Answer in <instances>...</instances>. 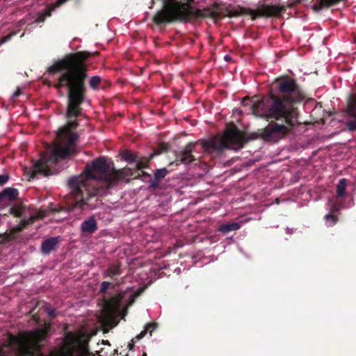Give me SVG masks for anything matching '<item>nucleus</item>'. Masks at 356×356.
<instances>
[{
  "instance_id": "nucleus-32",
  "label": "nucleus",
  "mask_w": 356,
  "mask_h": 356,
  "mask_svg": "<svg viewBox=\"0 0 356 356\" xmlns=\"http://www.w3.org/2000/svg\"><path fill=\"white\" fill-rule=\"evenodd\" d=\"M101 77L99 76H92L89 81V86L92 89H97L101 83Z\"/></svg>"
},
{
  "instance_id": "nucleus-46",
  "label": "nucleus",
  "mask_w": 356,
  "mask_h": 356,
  "mask_svg": "<svg viewBox=\"0 0 356 356\" xmlns=\"http://www.w3.org/2000/svg\"><path fill=\"white\" fill-rule=\"evenodd\" d=\"M105 344H108V345H110V343H109V341H106Z\"/></svg>"
},
{
  "instance_id": "nucleus-49",
  "label": "nucleus",
  "mask_w": 356,
  "mask_h": 356,
  "mask_svg": "<svg viewBox=\"0 0 356 356\" xmlns=\"http://www.w3.org/2000/svg\"><path fill=\"white\" fill-rule=\"evenodd\" d=\"M152 4H154V0H152Z\"/></svg>"
},
{
  "instance_id": "nucleus-24",
  "label": "nucleus",
  "mask_w": 356,
  "mask_h": 356,
  "mask_svg": "<svg viewBox=\"0 0 356 356\" xmlns=\"http://www.w3.org/2000/svg\"><path fill=\"white\" fill-rule=\"evenodd\" d=\"M240 227L241 225L238 222L222 224L218 227V231L225 234L230 232L238 230Z\"/></svg>"
},
{
  "instance_id": "nucleus-35",
  "label": "nucleus",
  "mask_w": 356,
  "mask_h": 356,
  "mask_svg": "<svg viewBox=\"0 0 356 356\" xmlns=\"http://www.w3.org/2000/svg\"><path fill=\"white\" fill-rule=\"evenodd\" d=\"M110 286H111V283L108 282L104 281V282H102L99 293H105L107 291V290Z\"/></svg>"
},
{
  "instance_id": "nucleus-37",
  "label": "nucleus",
  "mask_w": 356,
  "mask_h": 356,
  "mask_svg": "<svg viewBox=\"0 0 356 356\" xmlns=\"http://www.w3.org/2000/svg\"><path fill=\"white\" fill-rule=\"evenodd\" d=\"M8 180L7 175H0V185L6 184Z\"/></svg>"
},
{
  "instance_id": "nucleus-43",
  "label": "nucleus",
  "mask_w": 356,
  "mask_h": 356,
  "mask_svg": "<svg viewBox=\"0 0 356 356\" xmlns=\"http://www.w3.org/2000/svg\"><path fill=\"white\" fill-rule=\"evenodd\" d=\"M70 48L72 49V50H75V49H76L77 48H79V47H76V48H74V47H71V44H70Z\"/></svg>"
},
{
  "instance_id": "nucleus-22",
  "label": "nucleus",
  "mask_w": 356,
  "mask_h": 356,
  "mask_svg": "<svg viewBox=\"0 0 356 356\" xmlns=\"http://www.w3.org/2000/svg\"><path fill=\"white\" fill-rule=\"evenodd\" d=\"M345 112L348 117L356 118V95L349 97Z\"/></svg>"
},
{
  "instance_id": "nucleus-17",
  "label": "nucleus",
  "mask_w": 356,
  "mask_h": 356,
  "mask_svg": "<svg viewBox=\"0 0 356 356\" xmlns=\"http://www.w3.org/2000/svg\"><path fill=\"white\" fill-rule=\"evenodd\" d=\"M168 173V170L165 168L156 170L154 177L149 181V188L152 190L159 188L161 181L165 177Z\"/></svg>"
},
{
  "instance_id": "nucleus-11",
  "label": "nucleus",
  "mask_w": 356,
  "mask_h": 356,
  "mask_svg": "<svg viewBox=\"0 0 356 356\" xmlns=\"http://www.w3.org/2000/svg\"><path fill=\"white\" fill-rule=\"evenodd\" d=\"M48 72L55 76L57 81L55 84L56 88L61 90L67 88V56L62 60L56 61L49 67Z\"/></svg>"
},
{
  "instance_id": "nucleus-30",
  "label": "nucleus",
  "mask_w": 356,
  "mask_h": 356,
  "mask_svg": "<svg viewBox=\"0 0 356 356\" xmlns=\"http://www.w3.org/2000/svg\"><path fill=\"white\" fill-rule=\"evenodd\" d=\"M324 220L327 227H332L338 222L339 218L335 214L327 213L324 216Z\"/></svg>"
},
{
  "instance_id": "nucleus-2",
  "label": "nucleus",
  "mask_w": 356,
  "mask_h": 356,
  "mask_svg": "<svg viewBox=\"0 0 356 356\" xmlns=\"http://www.w3.org/2000/svg\"><path fill=\"white\" fill-rule=\"evenodd\" d=\"M90 56L88 51L68 53V120L70 131L78 126V122L70 118H76L82 113L81 105L86 99V81L88 76L85 61Z\"/></svg>"
},
{
  "instance_id": "nucleus-14",
  "label": "nucleus",
  "mask_w": 356,
  "mask_h": 356,
  "mask_svg": "<svg viewBox=\"0 0 356 356\" xmlns=\"http://www.w3.org/2000/svg\"><path fill=\"white\" fill-rule=\"evenodd\" d=\"M134 177V178H138L140 173L136 172V170H133L131 168L126 167L120 170L113 169V177L111 179V186L116 185L120 180L127 177Z\"/></svg>"
},
{
  "instance_id": "nucleus-6",
  "label": "nucleus",
  "mask_w": 356,
  "mask_h": 356,
  "mask_svg": "<svg viewBox=\"0 0 356 356\" xmlns=\"http://www.w3.org/2000/svg\"><path fill=\"white\" fill-rule=\"evenodd\" d=\"M163 6L152 18L156 25H163L175 21L186 22L195 15H200V11L195 10L191 6L193 0H162Z\"/></svg>"
},
{
  "instance_id": "nucleus-26",
  "label": "nucleus",
  "mask_w": 356,
  "mask_h": 356,
  "mask_svg": "<svg viewBox=\"0 0 356 356\" xmlns=\"http://www.w3.org/2000/svg\"><path fill=\"white\" fill-rule=\"evenodd\" d=\"M347 186V180L346 179H339L336 188L337 197H343L346 196V188Z\"/></svg>"
},
{
  "instance_id": "nucleus-21",
  "label": "nucleus",
  "mask_w": 356,
  "mask_h": 356,
  "mask_svg": "<svg viewBox=\"0 0 356 356\" xmlns=\"http://www.w3.org/2000/svg\"><path fill=\"white\" fill-rule=\"evenodd\" d=\"M59 243V237L49 238L44 240L41 245V252L44 254H49L55 250Z\"/></svg>"
},
{
  "instance_id": "nucleus-44",
  "label": "nucleus",
  "mask_w": 356,
  "mask_h": 356,
  "mask_svg": "<svg viewBox=\"0 0 356 356\" xmlns=\"http://www.w3.org/2000/svg\"><path fill=\"white\" fill-rule=\"evenodd\" d=\"M114 355H118V350L117 349L114 350Z\"/></svg>"
},
{
  "instance_id": "nucleus-40",
  "label": "nucleus",
  "mask_w": 356,
  "mask_h": 356,
  "mask_svg": "<svg viewBox=\"0 0 356 356\" xmlns=\"http://www.w3.org/2000/svg\"><path fill=\"white\" fill-rule=\"evenodd\" d=\"M21 93L19 89H17L13 94V98H16L17 97L19 94Z\"/></svg>"
},
{
  "instance_id": "nucleus-20",
  "label": "nucleus",
  "mask_w": 356,
  "mask_h": 356,
  "mask_svg": "<svg viewBox=\"0 0 356 356\" xmlns=\"http://www.w3.org/2000/svg\"><path fill=\"white\" fill-rule=\"evenodd\" d=\"M66 0H56V1L54 3L49 4L46 10L44 13H40L38 15V17L35 19L36 23H40L44 22L45 17H49L51 15V12L56 9V8H58L63 5Z\"/></svg>"
},
{
  "instance_id": "nucleus-27",
  "label": "nucleus",
  "mask_w": 356,
  "mask_h": 356,
  "mask_svg": "<svg viewBox=\"0 0 356 356\" xmlns=\"http://www.w3.org/2000/svg\"><path fill=\"white\" fill-rule=\"evenodd\" d=\"M157 323H149L146 325L145 327V330L142 331L139 334L136 336V339L137 340H140L143 337H145V335L149 332L150 335L152 334V332L156 328Z\"/></svg>"
},
{
  "instance_id": "nucleus-33",
  "label": "nucleus",
  "mask_w": 356,
  "mask_h": 356,
  "mask_svg": "<svg viewBox=\"0 0 356 356\" xmlns=\"http://www.w3.org/2000/svg\"><path fill=\"white\" fill-rule=\"evenodd\" d=\"M346 127L350 131H356V118L348 120L346 122Z\"/></svg>"
},
{
  "instance_id": "nucleus-41",
  "label": "nucleus",
  "mask_w": 356,
  "mask_h": 356,
  "mask_svg": "<svg viewBox=\"0 0 356 356\" xmlns=\"http://www.w3.org/2000/svg\"><path fill=\"white\" fill-rule=\"evenodd\" d=\"M142 175H143V176H145V177H150L149 174H148L147 172H144V171H142Z\"/></svg>"
},
{
  "instance_id": "nucleus-18",
  "label": "nucleus",
  "mask_w": 356,
  "mask_h": 356,
  "mask_svg": "<svg viewBox=\"0 0 356 356\" xmlns=\"http://www.w3.org/2000/svg\"><path fill=\"white\" fill-rule=\"evenodd\" d=\"M122 298V294L115 295L109 298H104V306L108 311L114 312L118 309Z\"/></svg>"
},
{
  "instance_id": "nucleus-7",
  "label": "nucleus",
  "mask_w": 356,
  "mask_h": 356,
  "mask_svg": "<svg viewBox=\"0 0 356 356\" xmlns=\"http://www.w3.org/2000/svg\"><path fill=\"white\" fill-rule=\"evenodd\" d=\"M68 211L74 208L79 207L82 209H92L94 206L90 205L88 201L96 195L95 190H91L87 181L83 177L71 178L68 179Z\"/></svg>"
},
{
  "instance_id": "nucleus-3",
  "label": "nucleus",
  "mask_w": 356,
  "mask_h": 356,
  "mask_svg": "<svg viewBox=\"0 0 356 356\" xmlns=\"http://www.w3.org/2000/svg\"><path fill=\"white\" fill-rule=\"evenodd\" d=\"M67 326L63 328V346L49 355L40 353L41 343L45 341L48 327L21 332L18 337L8 336V344L0 347V356H67Z\"/></svg>"
},
{
  "instance_id": "nucleus-5",
  "label": "nucleus",
  "mask_w": 356,
  "mask_h": 356,
  "mask_svg": "<svg viewBox=\"0 0 356 356\" xmlns=\"http://www.w3.org/2000/svg\"><path fill=\"white\" fill-rule=\"evenodd\" d=\"M254 138L256 137L254 136L247 138L243 132L233 125L225 130L222 136H213L202 140L200 143L204 152L211 158H214L220 154L225 149H240L248 140Z\"/></svg>"
},
{
  "instance_id": "nucleus-39",
  "label": "nucleus",
  "mask_w": 356,
  "mask_h": 356,
  "mask_svg": "<svg viewBox=\"0 0 356 356\" xmlns=\"http://www.w3.org/2000/svg\"><path fill=\"white\" fill-rule=\"evenodd\" d=\"M300 3V0H291V2L289 3L288 7L292 8L293 6H296L298 3Z\"/></svg>"
},
{
  "instance_id": "nucleus-12",
  "label": "nucleus",
  "mask_w": 356,
  "mask_h": 356,
  "mask_svg": "<svg viewBox=\"0 0 356 356\" xmlns=\"http://www.w3.org/2000/svg\"><path fill=\"white\" fill-rule=\"evenodd\" d=\"M27 212L28 210L24 205H15L10 208V213L17 217L22 218L20 222L15 227L16 231H22L27 225H31L36 218L42 217V214L35 215L31 213L29 218H26Z\"/></svg>"
},
{
  "instance_id": "nucleus-28",
  "label": "nucleus",
  "mask_w": 356,
  "mask_h": 356,
  "mask_svg": "<svg viewBox=\"0 0 356 356\" xmlns=\"http://www.w3.org/2000/svg\"><path fill=\"white\" fill-rule=\"evenodd\" d=\"M121 274V266L120 264L110 266L106 270V275L113 278L114 276Z\"/></svg>"
},
{
  "instance_id": "nucleus-10",
  "label": "nucleus",
  "mask_w": 356,
  "mask_h": 356,
  "mask_svg": "<svg viewBox=\"0 0 356 356\" xmlns=\"http://www.w3.org/2000/svg\"><path fill=\"white\" fill-rule=\"evenodd\" d=\"M68 356H95L89 352L90 337L87 333L68 331Z\"/></svg>"
},
{
  "instance_id": "nucleus-38",
  "label": "nucleus",
  "mask_w": 356,
  "mask_h": 356,
  "mask_svg": "<svg viewBox=\"0 0 356 356\" xmlns=\"http://www.w3.org/2000/svg\"><path fill=\"white\" fill-rule=\"evenodd\" d=\"M138 340L135 338H134L133 339H131V341L128 344V348L131 350L134 349V347L135 346V343Z\"/></svg>"
},
{
  "instance_id": "nucleus-42",
  "label": "nucleus",
  "mask_w": 356,
  "mask_h": 356,
  "mask_svg": "<svg viewBox=\"0 0 356 356\" xmlns=\"http://www.w3.org/2000/svg\"><path fill=\"white\" fill-rule=\"evenodd\" d=\"M48 313H49V315L51 316L54 315V311L53 309H49Z\"/></svg>"
},
{
  "instance_id": "nucleus-25",
  "label": "nucleus",
  "mask_w": 356,
  "mask_h": 356,
  "mask_svg": "<svg viewBox=\"0 0 356 356\" xmlns=\"http://www.w3.org/2000/svg\"><path fill=\"white\" fill-rule=\"evenodd\" d=\"M341 0H320L318 5H314L313 8L316 11H318L319 10L323 8H329L330 6L337 5Z\"/></svg>"
},
{
  "instance_id": "nucleus-31",
  "label": "nucleus",
  "mask_w": 356,
  "mask_h": 356,
  "mask_svg": "<svg viewBox=\"0 0 356 356\" xmlns=\"http://www.w3.org/2000/svg\"><path fill=\"white\" fill-rule=\"evenodd\" d=\"M327 206L329 207V213L334 214L336 213H339L341 210V206L337 202H334L332 200H329Z\"/></svg>"
},
{
  "instance_id": "nucleus-13",
  "label": "nucleus",
  "mask_w": 356,
  "mask_h": 356,
  "mask_svg": "<svg viewBox=\"0 0 356 356\" xmlns=\"http://www.w3.org/2000/svg\"><path fill=\"white\" fill-rule=\"evenodd\" d=\"M197 142L195 143H188L183 149L177 152L175 154L176 159L173 163L171 164L175 163L176 165L180 164L188 165L192 162L196 160L195 156L193 154V152H195V147Z\"/></svg>"
},
{
  "instance_id": "nucleus-34",
  "label": "nucleus",
  "mask_w": 356,
  "mask_h": 356,
  "mask_svg": "<svg viewBox=\"0 0 356 356\" xmlns=\"http://www.w3.org/2000/svg\"><path fill=\"white\" fill-rule=\"evenodd\" d=\"M17 34V31H13L11 32L10 33H9L8 35L3 37L1 40H0V45H1L2 44L5 43V42H7L8 41H9L13 36Z\"/></svg>"
},
{
  "instance_id": "nucleus-15",
  "label": "nucleus",
  "mask_w": 356,
  "mask_h": 356,
  "mask_svg": "<svg viewBox=\"0 0 356 356\" xmlns=\"http://www.w3.org/2000/svg\"><path fill=\"white\" fill-rule=\"evenodd\" d=\"M19 193L16 188H6L0 193V209L10 205V202L16 200Z\"/></svg>"
},
{
  "instance_id": "nucleus-23",
  "label": "nucleus",
  "mask_w": 356,
  "mask_h": 356,
  "mask_svg": "<svg viewBox=\"0 0 356 356\" xmlns=\"http://www.w3.org/2000/svg\"><path fill=\"white\" fill-rule=\"evenodd\" d=\"M159 154V152H154L149 154L148 157H138V161L136 162V170L138 172L140 170L143 168H147L149 166V162L151 159H152L156 155Z\"/></svg>"
},
{
  "instance_id": "nucleus-4",
  "label": "nucleus",
  "mask_w": 356,
  "mask_h": 356,
  "mask_svg": "<svg viewBox=\"0 0 356 356\" xmlns=\"http://www.w3.org/2000/svg\"><path fill=\"white\" fill-rule=\"evenodd\" d=\"M44 148L45 152L40 154V159L35 161L31 169L32 178L38 175L56 174L63 168L67 158V124L56 132L53 143H45Z\"/></svg>"
},
{
  "instance_id": "nucleus-16",
  "label": "nucleus",
  "mask_w": 356,
  "mask_h": 356,
  "mask_svg": "<svg viewBox=\"0 0 356 356\" xmlns=\"http://www.w3.org/2000/svg\"><path fill=\"white\" fill-rule=\"evenodd\" d=\"M79 139V136L77 133L70 131V121L68 120V158L75 155L79 151L76 146Z\"/></svg>"
},
{
  "instance_id": "nucleus-9",
  "label": "nucleus",
  "mask_w": 356,
  "mask_h": 356,
  "mask_svg": "<svg viewBox=\"0 0 356 356\" xmlns=\"http://www.w3.org/2000/svg\"><path fill=\"white\" fill-rule=\"evenodd\" d=\"M286 8L284 6L263 5L257 10L245 8L241 6L233 8L229 10L231 16L237 17L241 15H249L252 19L258 17H278L282 13L285 12Z\"/></svg>"
},
{
  "instance_id": "nucleus-36",
  "label": "nucleus",
  "mask_w": 356,
  "mask_h": 356,
  "mask_svg": "<svg viewBox=\"0 0 356 356\" xmlns=\"http://www.w3.org/2000/svg\"><path fill=\"white\" fill-rule=\"evenodd\" d=\"M138 295H139V292L138 291V292H136L130 296L129 300V305H131L134 302L136 297Z\"/></svg>"
},
{
  "instance_id": "nucleus-48",
  "label": "nucleus",
  "mask_w": 356,
  "mask_h": 356,
  "mask_svg": "<svg viewBox=\"0 0 356 356\" xmlns=\"http://www.w3.org/2000/svg\"><path fill=\"white\" fill-rule=\"evenodd\" d=\"M143 356H147V354H146L145 353H144L143 354Z\"/></svg>"
},
{
  "instance_id": "nucleus-1",
  "label": "nucleus",
  "mask_w": 356,
  "mask_h": 356,
  "mask_svg": "<svg viewBox=\"0 0 356 356\" xmlns=\"http://www.w3.org/2000/svg\"><path fill=\"white\" fill-rule=\"evenodd\" d=\"M277 94L269 92L261 99L251 103L252 114L270 120L261 130V138L277 143L290 134L298 124L299 111L296 105L305 98L297 81L289 76H281L274 81Z\"/></svg>"
},
{
  "instance_id": "nucleus-47",
  "label": "nucleus",
  "mask_w": 356,
  "mask_h": 356,
  "mask_svg": "<svg viewBox=\"0 0 356 356\" xmlns=\"http://www.w3.org/2000/svg\"><path fill=\"white\" fill-rule=\"evenodd\" d=\"M229 58H229V56H225V59H226V60H229Z\"/></svg>"
},
{
  "instance_id": "nucleus-45",
  "label": "nucleus",
  "mask_w": 356,
  "mask_h": 356,
  "mask_svg": "<svg viewBox=\"0 0 356 356\" xmlns=\"http://www.w3.org/2000/svg\"><path fill=\"white\" fill-rule=\"evenodd\" d=\"M24 24V22H22V21H20V22H19V26H22V24Z\"/></svg>"
},
{
  "instance_id": "nucleus-29",
  "label": "nucleus",
  "mask_w": 356,
  "mask_h": 356,
  "mask_svg": "<svg viewBox=\"0 0 356 356\" xmlns=\"http://www.w3.org/2000/svg\"><path fill=\"white\" fill-rule=\"evenodd\" d=\"M122 158L130 164L134 163L138 161V156L129 150H125L122 153Z\"/></svg>"
},
{
  "instance_id": "nucleus-8",
  "label": "nucleus",
  "mask_w": 356,
  "mask_h": 356,
  "mask_svg": "<svg viewBox=\"0 0 356 356\" xmlns=\"http://www.w3.org/2000/svg\"><path fill=\"white\" fill-rule=\"evenodd\" d=\"M114 166L113 163H108L106 157L99 156L94 159L85 168L86 177L89 179L100 180L111 186V179Z\"/></svg>"
},
{
  "instance_id": "nucleus-19",
  "label": "nucleus",
  "mask_w": 356,
  "mask_h": 356,
  "mask_svg": "<svg viewBox=\"0 0 356 356\" xmlns=\"http://www.w3.org/2000/svg\"><path fill=\"white\" fill-rule=\"evenodd\" d=\"M81 230L83 234H92L97 230V223L94 217L83 221L81 225Z\"/></svg>"
}]
</instances>
